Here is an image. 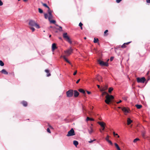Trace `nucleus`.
<instances>
[{
	"label": "nucleus",
	"instance_id": "nucleus-42",
	"mask_svg": "<svg viewBox=\"0 0 150 150\" xmlns=\"http://www.w3.org/2000/svg\"><path fill=\"white\" fill-rule=\"evenodd\" d=\"M59 30L60 31H62V27L60 26H59Z\"/></svg>",
	"mask_w": 150,
	"mask_h": 150
},
{
	"label": "nucleus",
	"instance_id": "nucleus-10",
	"mask_svg": "<svg viewBox=\"0 0 150 150\" xmlns=\"http://www.w3.org/2000/svg\"><path fill=\"white\" fill-rule=\"evenodd\" d=\"M137 81L138 83H144L146 81L145 77H142L141 78L138 77L137 79Z\"/></svg>",
	"mask_w": 150,
	"mask_h": 150
},
{
	"label": "nucleus",
	"instance_id": "nucleus-41",
	"mask_svg": "<svg viewBox=\"0 0 150 150\" xmlns=\"http://www.w3.org/2000/svg\"><path fill=\"white\" fill-rule=\"evenodd\" d=\"M96 140L95 139H94L93 140H91L90 141H89L88 142L89 143H92L93 141H95Z\"/></svg>",
	"mask_w": 150,
	"mask_h": 150
},
{
	"label": "nucleus",
	"instance_id": "nucleus-13",
	"mask_svg": "<svg viewBox=\"0 0 150 150\" xmlns=\"http://www.w3.org/2000/svg\"><path fill=\"white\" fill-rule=\"evenodd\" d=\"M93 126L92 124H91V126H90L89 127V128L88 129V132L90 134H91L93 132V128L91 126Z\"/></svg>",
	"mask_w": 150,
	"mask_h": 150
},
{
	"label": "nucleus",
	"instance_id": "nucleus-8",
	"mask_svg": "<svg viewBox=\"0 0 150 150\" xmlns=\"http://www.w3.org/2000/svg\"><path fill=\"white\" fill-rule=\"evenodd\" d=\"M122 110L125 115H126L128 113H130V112L129 109L127 107H123L122 108Z\"/></svg>",
	"mask_w": 150,
	"mask_h": 150
},
{
	"label": "nucleus",
	"instance_id": "nucleus-16",
	"mask_svg": "<svg viewBox=\"0 0 150 150\" xmlns=\"http://www.w3.org/2000/svg\"><path fill=\"white\" fill-rule=\"evenodd\" d=\"M131 42H129L127 43H125L123 44L121 46V47L123 48H125L126 47V45H128Z\"/></svg>",
	"mask_w": 150,
	"mask_h": 150
},
{
	"label": "nucleus",
	"instance_id": "nucleus-55",
	"mask_svg": "<svg viewBox=\"0 0 150 150\" xmlns=\"http://www.w3.org/2000/svg\"><path fill=\"white\" fill-rule=\"evenodd\" d=\"M48 126L50 128L53 129V127H52L49 124H48Z\"/></svg>",
	"mask_w": 150,
	"mask_h": 150
},
{
	"label": "nucleus",
	"instance_id": "nucleus-4",
	"mask_svg": "<svg viewBox=\"0 0 150 150\" xmlns=\"http://www.w3.org/2000/svg\"><path fill=\"white\" fill-rule=\"evenodd\" d=\"M72 52L73 49L71 48H70L64 51V55L63 56H65L66 57H68L71 54Z\"/></svg>",
	"mask_w": 150,
	"mask_h": 150
},
{
	"label": "nucleus",
	"instance_id": "nucleus-54",
	"mask_svg": "<svg viewBox=\"0 0 150 150\" xmlns=\"http://www.w3.org/2000/svg\"><path fill=\"white\" fill-rule=\"evenodd\" d=\"M86 92L88 94H90L91 93V92L90 91H86Z\"/></svg>",
	"mask_w": 150,
	"mask_h": 150
},
{
	"label": "nucleus",
	"instance_id": "nucleus-19",
	"mask_svg": "<svg viewBox=\"0 0 150 150\" xmlns=\"http://www.w3.org/2000/svg\"><path fill=\"white\" fill-rule=\"evenodd\" d=\"M57 48V47H56V45L55 43H53L52 45V50L53 51H54L55 49Z\"/></svg>",
	"mask_w": 150,
	"mask_h": 150
},
{
	"label": "nucleus",
	"instance_id": "nucleus-39",
	"mask_svg": "<svg viewBox=\"0 0 150 150\" xmlns=\"http://www.w3.org/2000/svg\"><path fill=\"white\" fill-rule=\"evenodd\" d=\"M47 131L48 133H51L50 130L49 128H47Z\"/></svg>",
	"mask_w": 150,
	"mask_h": 150
},
{
	"label": "nucleus",
	"instance_id": "nucleus-9",
	"mask_svg": "<svg viewBox=\"0 0 150 150\" xmlns=\"http://www.w3.org/2000/svg\"><path fill=\"white\" fill-rule=\"evenodd\" d=\"M75 135V133L74 129L73 128H72L68 132V134L67 135V137H69Z\"/></svg>",
	"mask_w": 150,
	"mask_h": 150
},
{
	"label": "nucleus",
	"instance_id": "nucleus-51",
	"mask_svg": "<svg viewBox=\"0 0 150 150\" xmlns=\"http://www.w3.org/2000/svg\"><path fill=\"white\" fill-rule=\"evenodd\" d=\"M122 101L121 100H120V101H118L117 102H116V103H121V102H122Z\"/></svg>",
	"mask_w": 150,
	"mask_h": 150
},
{
	"label": "nucleus",
	"instance_id": "nucleus-27",
	"mask_svg": "<svg viewBox=\"0 0 150 150\" xmlns=\"http://www.w3.org/2000/svg\"><path fill=\"white\" fill-rule=\"evenodd\" d=\"M86 121H94V119L92 118H90L89 117H87L86 119Z\"/></svg>",
	"mask_w": 150,
	"mask_h": 150
},
{
	"label": "nucleus",
	"instance_id": "nucleus-33",
	"mask_svg": "<svg viewBox=\"0 0 150 150\" xmlns=\"http://www.w3.org/2000/svg\"><path fill=\"white\" fill-rule=\"evenodd\" d=\"M139 140V139L138 138H136V139H134V140L133 141V142L134 143H135L137 141Z\"/></svg>",
	"mask_w": 150,
	"mask_h": 150
},
{
	"label": "nucleus",
	"instance_id": "nucleus-1",
	"mask_svg": "<svg viewBox=\"0 0 150 150\" xmlns=\"http://www.w3.org/2000/svg\"><path fill=\"white\" fill-rule=\"evenodd\" d=\"M44 17L45 19H47L48 18V20L50 22V23H52L54 24H55L56 21L55 20H51V19L53 18V16L52 13H50V14L45 13Z\"/></svg>",
	"mask_w": 150,
	"mask_h": 150
},
{
	"label": "nucleus",
	"instance_id": "nucleus-45",
	"mask_svg": "<svg viewBox=\"0 0 150 150\" xmlns=\"http://www.w3.org/2000/svg\"><path fill=\"white\" fill-rule=\"evenodd\" d=\"M3 5V3L2 1L0 0V6H2Z\"/></svg>",
	"mask_w": 150,
	"mask_h": 150
},
{
	"label": "nucleus",
	"instance_id": "nucleus-63",
	"mask_svg": "<svg viewBox=\"0 0 150 150\" xmlns=\"http://www.w3.org/2000/svg\"><path fill=\"white\" fill-rule=\"evenodd\" d=\"M109 60V59H108V60H107V62Z\"/></svg>",
	"mask_w": 150,
	"mask_h": 150
},
{
	"label": "nucleus",
	"instance_id": "nucleus-59",
	"mask_svg": "<svg viewBox=\"0 0 150 150\" xmlns=\"http://www.w3.org/2000/svg\"><path fill=\"white\" fill-rule=\"evenodd\" d=\"M118 108H121V107H118Z\"/></svg>",
	"mask_w": 150,
	"mask_h": 150
},
{
	"label": "nucleus",
	"instance_id": "nucleus-38",
	"mask_svg": "<svg viewBox=\"0 0 150 150\" xmlns=\"http://www.w3.org/2000/svg\"><path fill=\"white\" fill-rule=\"evenodd\" d=\"M107 142L110 143L111 145H112V143L110 140H108V141Z\"/></svg>",
	"mask_w": 150,
	"mask_h": 150
},
{
	"label": "nucleus",
	"instance_id": "nucleus-36",
	"mask_svg": "<svg viewBox=\"0 0 150 150\" xmlns=\"http://www.w3.org/2000/svg\"><path fill=\"white\" fill-rule=\"evenodd\" d=\"M108 94V93H107L106 92L104 91L102 93V95L103 96L105 94H106V95H107V94Z\"/></svg>",
	"mask_w": 150,
	"mask_h": 150
},
{
	"label": "nucleus",
	"instance_id": "nucleus-37",
	"mask_svg": "<svg viewBox=\"0 0 150 150\" xmlns=\"http://www.w3.org/2000/svg\"><path fill=\"white\" fill-rule=\"evenodd\" d=\"M113 134L114 136H115V135H117V136L118 137V138L119 137H120L117 134H115V132H113Z\"/></svg>",
	"mask_w": 150,
	"mask_h": 150
},
{
	"label": "nucleus",
	"instance_id": "nucleus-31",
	"mask_svg": "<svg viewBox=\"0 0 150 150\" xmlns=\"http://www.w3.org/2000/svg\"><path fill=\"white\" fill-rule=\"evenodd\" d=\"M0 65L1 66H3L4 65V63L1 60H0Z\"/></svg>",
	"mask_w": 150,
	"mask_h": 150
},
{
	"label": "nucleus",
	"instance_id": "nucleus-56",
	"mask_svg": "<svg viewBox=\"0 0 150 150\" xmlns=\"http://www.w3.org/2000/svg\"><path fill=\"white\" fill-rule=\"evenodd\" d=\"M102 127V130H104L105 129V126Z\"/></svg>",
	"mask_w": 150,
	"mask_h": 150
},
{
	"label": "nucleus",
	"instance_id": "nucleus-40",
	"mask_svg": "<svg viewBox=\"0 0 150 150\" xmlns=\"http://www.w3.org/2000/svg\"><path fill=\"white\" fill-rule=\"evenodd\" d=\"M113 59H114L113 57H111L110 58V61H112L113 60Z\"/></svg>",
	"mask_w": 150,
	"mask_h": 150
},
{
	"label": "nucleus",
	"instance_id": "nucleus-2",
	"mask_svg": "<svg viewBox=\"0 0 150 150\" xmlns=\"http://www.w3.org/2000/svg\"><path fill=\"white\" fill-rule=\"evenodd\" d=\"M105 103H109L110 102H114V97L112 95L108 94L105 96Z\"/></svg>",
	"mask_w": 150,
	"mask_h": 150
},
{
	"label": "nucleus",
	"instance_id": "nucleus-5",
	"mask_svg": "<svg viewBox=\"0 0 150 150\" xmlns=\"http://www.w3.org/2000/svg\"><path fill=\"white\" fill-rule=\"evenodd\" d=\"M63 37L64 39L70 44L72 43V42L69 37L67 35V33H64L63 34Z\"/></svg>",
	"mask_w": 150,
	"mask_h": 150
},
{
	"label": "nucleus",
	"instance_id": "nucleus-12",
	"mask_svg": "<svg viewBox=\"0 0 150 150\" xmlns=\"http://www.w3.org/2000/svg\"><path fill=\"white\" fill-rule=\"evenodd\" d=\"M102 79V77L99 74L97 75L96 77V79L100 82L103 81Z\"/></svg>",
	"mask_w": 150,
	"mask_h": 150
},
{
	"label": "nucleus",
	"instance_id": "nucleus-43",
	"mask_svg": "<svg viewBox=\"0 0 150 150\" xmlns=\"http://www.w3.org/2000/svg\"><path fill=\"white\" fill-rule=\"evenodd\" d=\"M122 1V0H116V2L117 3H119Z\"/></svg>",
	"mask_w": 150,
	"mask_h": 150
},
{
	"label": "nucleus",
	"instance_id": "nucleus-62",
	"mask_svg": "<svg viewBox=\"0 0 150 150\" xmlns=\"http://www.w3.org/2000/svg\"><path fill=\"white\" fill-rule=\"evenodd\" d=\"M51 35H49L50 38L51 37Z\"/></svg>",
	"mask_w": 150,
	"mask_h": 150
},
{
	"label": "nucleus",
	"instance_id": "nucleus-32",
	"mask_svg": "<svg viewBox=\"0 0 150 150\" xmlns=\"http://www.w3.org/2000/svg\"><path fill=\"white\" fill-rule=\"evenodd\" d=\"M39 12L40 13H43V10L40 8H38Z\"/></svg>",
	"mask_w": 150,
	"mask_h": 150
},
{
	"label": "nucleus",
	"instance_id": "nucleus-52",
	"mask_svg": "<svg viewBox=\"0 0 150 150\" xmlns=\"http://www.w3.org/2000/svg\"><path fill=\"white\" fill-rule=\"evenodd\" d=\"M23 105L24 107H26L27 105V104H23Z\"/></svg>",
	"mask_w": 150,
	"mask_h": 150
},
{
	"label": "nucleus",
	"instance_id": "nucleus-28",
	"mask_svg": "<svg viewBox=\"0 0 150 150\" xmlns=\"http://www.w3.org/2000/svg\"><path fill=\"white\" fill-rule=\"evenodd\" d=\"M113 88L112 87L109 88L108 89V92L109 93H110L113 91Z\"/></svg>",
	"mask_w": 150,
	"mask_h": 150
},
{
	"label": "nucleus",
	"instance_id": "nucleus-34",
	"mask_svg": "<svg viewBox=\"0 0 150 150\" xmlns=\"http://www.w3.org/2000/svg\"><path fill=\"white\" fill-rule=\"evenodd\" d=\"M29 28L32 30V32H34L35 30V28L33 27H30Z\"/></svg>",
	"mask_w": 150,
	"mask_h": 150
},
{
	"label": "nucleus",
	"instance_id": "nucleus-64",
	"mask_svg": "<svg viewBox=\"0 0 150 150\" xmlns=\"http://www.w3.org/2000/svg\"><path fill=\"white\" fill-rule=\"evenodd\" d=\"M149 73V71H148V72L147 73V74H148Z\"/></svg>",
	"mask_w": 150,
	"mask_h": 150
},
{
	"label": "nucleus",
	"instance_id": "nucleus-47",
	"mask_svg": "<svg viewBox=\"0 0 150 150\" xmlns=\"http://www.w3.org/2000/svg\"><path fill=\"white\" fill-rule=\"evenodd\" d=\"M77 71L76 70V71L73 74V75H75L76 74V73H77Z\"/></svg>",
	"mask_w": 150,
	"mask_h": 150
},
{
	"label": "nucleus",
	"instance_id": "nucleus-20",
	"mask_svg": "<svg viewBox=\"0 0 150 150\" xmlns=\"http://www.w3.org/2000/svg\"><path fill=\"white\" fill-rule=\"evenodd\" d=\"M127 125H129L132 122V121L129 118H127Z\"/></svg>",
	"mask_w": 150,
	"mask_h": 150
},
{
	"label": "nucleus",
	"instance_id": "nucleus-46",
	"mask_svg": "<svg viewBox=\"0 0 150 150\" xmlns=\"http://www.w3.org/2000/svg\"><path fill=\"white\" fill-rule=\"evenodd\" d=\"M80 79H78L76 81V83H77V84L78 83H79V82L80 81Z\"/></svg>",
	"mask_w": 150,
	"mask_h": 150
},
{
	"label": "nucleus",
	"instance_id": "nucleus-7",
	"mask_svg": "<svg viewBox=\"0 0 150 150\" xmlns=\"http://www.w3.org/2000/svg\"><path fill=\"white\" fill-rule=\"evenodd\" d=\"M98 63L101 66L107 67L108 66V64L107 62H104L100 59L98 60Z\"/></svg>",
	"mask_w": 150,
	"mask_h": 150
},
{
	"label": "nucleus",
	"instance_id": "nucleus-18",
	"mask_svg": "<svg viewBox=\"0 0 150 150\" xmlns=\"http://www.w3.org/2000/svg\"><path fill=\"white\" fill-rule=\"evenodd\" d=\"M98 124L102 127L105 126V123L103 122H98Z\"/></svg>",
	"mask_w": 150,
	"mask_h": 150
},
{
	"label": "nucleus",
	"instance_id": "nucleus-17",
	"mask_svg": "<svg viewBox=\"0 0 150 150\" xmlns=\"http://www.w3.org/2000/svg\"><path fill=\"white\" fill-rule=\"evenodd\" d=\"M74 96L75 97H76L78 96L79 95V92L76 90L74 91Z\"/></svg>",
	"mask_w": 150,
	"mask_h": 150
},
{
	"label": "nucleus",
	"instance_id": "nucleus-29",
	"mask_svg": "<svg viewBox=\"0 0 150 150\" xmlns=\"http://www.w3.org/2000/svg\"><path fill=\"white\" fill-rule=\"evenodd\" d=\"M98 40H99L98 38L96 39L95 38H94L93 42L95 43H97L98 41Z\"/></svg>",
	"mask_w": 150,
	"mask_h": 150
},
{
	"label": "nucleus",
	"instance_id": "nucleus-60",
	"mask_svg": "<svg viewBox=\"0 0 150 150\" xmlns=\"http://www.w3.org/2000/svg\"><path fill=\"white\" fill-rule=\"evenodd\" d=\"M23 0V1H25H25H27L28 0Z\"/></svg>",
	"mask_w": 150,
	"mask_h": 150
},
{
	"label": "nucleus",
	"instance_id": "nucleus-21",
	"mask_svg": "<svg viewBox=\"0 0 150 150\" xmlns=\"http://www.w3.org/2000/svg\"><path fill=\"white\" fill-rule=\"evenodd\" d=\"M0 72L1 73L5 75H7L8 74V72L5 69H3L1 71H0Z\"/></svg>",
	"mask_w": 150,
	"mask_h": 150
},
{
	"label": "nucleus",
	"instance_id": "nucleus-25",
	"mask_svg": "<svg viewBox=\"0 0 150 150\" xmlns=\"http://www.w3.org/2000/svg\"><path fill=\"white\" fill-rule=\"evenodd\" d=\"M73 144L76 147L77 145H78L79 143L78 141L74 140L73 141Z\"/></svg>",
	"mask_w": 150,
	"mask_h": 150
},
{
	"label": "nucleus",
	"instance_id": "nucleus-26",
	"mask_svg": "<svg viewBox=\"0 0 150 150\" xmlns=\"http://www.w3.org/2000/svg\"><path fill=\"white\" fill-rule=\"evenodd\" d=\"M135 106L137 108V109H139L141 108L142 107V105H141L137 104L135 105Z\"/></svg>",
	"mask_w": 150,
	"mask_h": 150
},
{
	"label": "nucleus",
	"instance_id": "nucleus-49",
	"mask_svg": "<svg viewBox=\"0 0 150 150\" xmlns=\"http://www.w3.org/2000/svg\"><path fill=\"white\" fill-rule=\"evenodd\" d=\"M108 32V30H106L104 32V34H105L107 33Z\"/></svg>",
	"mask_w": 150,
	"mask_h": 150
},
{
	"label": "nucleus",
	"instance_id": "nucleus-11",
	"mask_svg": "<svg viewBox=\"0 0 150 150\" xmlns=\"http://www.w3.org/2000/svg\"><path fill=\"white\" fill-rule=\"evenodd\" d=\"M41 3L44 7L45 8H47L48 9V10L47 11L48 14H50V13H52V11L50 10L49 7L46 4L42 2H41Z\"/></svg>",
	"mask_w": 150,
	"mask_h": 150
},
{
	"label": "nucleus",
	"instance_id": "nucleus-35",
	"mask_svg": "<svg viewBox=\"0 0 150 150\" xmlns=\"http://www.w3.org/2000/svg\"><path fill=\"white\" fill-rule=\"evenodd\" d=\"M109 137H110V136L108 135L105 138V140L107 141H108V140H109Z\"/></svg>",
	"mask_w": 150,
	"mask_h": 150
},
{
	"label": "nucleus",
	"instance_id": "nucleus-15",
	"mask_svg": "<svg viewBox=\"0 0 150 150\" xmlns=\"http://www.w3.org/2000/svg\"><path fill=\"white\" fill-rule=\"evenodd\" d=\"M61 57L63 58L65 61H66L69 64H70L71 65V62L67 59L65 56L61 55Z\"/></svg>",
	"mask_w": 150,
	"mask_h": 150
},
{
	"label": "nucleus",
	"instance_id": "nucleus-24",
	"mask_svg": "<svg viewBox=\"0 0 150 150\" xmlns=\"http://www.w3.org/2000/svg\"><path fill=\"white\" fill-rule=\"evenodd\" d=\"M115 145L117 150H121L118 144L115 143H114Z\"/></svg>",
	"mask_w": 150,
	"mask_h": 150
},
{
	"label": "nucleus",
	"instance_id": "nucleus-23",
	"mask_svg": "<svg viewBox=\"0 0 150 150\" xmlns=\"http://www.w3.org/2000/svg\"><path fill=\"white\" fill-rule=\"evenodd\" d=\"M45 71L46 73H47V76L49 77L51 76V74L50 73V71L49 70L47 69H45Z\"/></svg>",
	"mask_w": 150,
	"mask_h": 150
},
{
	"label": "nucleus",
	"instance_id": "nucleus-61",
	"mask_svg": "<svg viewBox=\"0 0 150 150\" xmlns=\"http://www.w3.org/2000/svg\"><path fill=\"white\" fill-rule=\"evenodd\" d=\"M84 39H85H85H86V37H85L84 38Z\"/></svg>",
	"mask_w": 150,
	"mask_h": 150
},
{
	"label": "nucleus",
	"instance_id": "nucleus-6",
	"mask_svg": "<svg viewBox=\"0 0 150 150\" xmlns=\"http://www.w3.org/2000/svg\"><path fill=\"white\" fill-rule=\"evenodd\" d=\"M74 91L72 89H70L66 92L67 96L69 98L72 97Z\"/></svg>",
	"mask_w": 150,
	"mask_h": 150
},
{
	"label": "nucleus",
	"instance_id": "nucleus-53",
	"mask_svg": "<svg viewBox=\"0 0 150 150\" xmlns=\"http://www.w3.org/2000/svg\"><path fill=\"white\" fill-rule=\"evenodd\" d=\"M146 2L147 3H150V0H146Z\"/></svg>",
	"mask_w": 150,
	"mask_h": 150
},
{
	"label": "nucleus",
	"instance_id": "nucleus-22",
	"mask_svg": "<svg viewBox=\"0 0 150 150\" xmlns=\"http://www.w3.org/2000/svg\"><path fill=\"white\" fill-rule=\"evenodd\" d=\"M78 91L82 93L84 95L86 94L85 91L83 89L80 88L78 90Z\"/></svg>",
	"mask_w": 150,
	"mask_h": 150
},
{
	"label": "nucleus",
	"instance_id": "nucleus-48",
	"mask_svg": "<svg viewBox=\"0 0 150 150\" xmlns=\"http://www.w3.org/2000/svg\"><path fill=\"white\" fill-rule=\"evenodd\" d=\"M97 86L98 87V88L99 89H101V88H100V85H97Z\"/></svg>",
	"mask_w": 150,
	"mask_h": 150
},
{
	"label": "nucleus",
	"instance_id": "nucleus-58",
	"mask_svg": "<svg viewBox=\"0 0 150 150\" xmlns=\"http://www.w3.org/2000/svg\"><path fill=\"white\" fill-rule=\"evenodd\" d=\"M55 24L56 25V26H58V27H59V26L58 25H57V24Z\"/></svg>",
	"mask_w": 150,
	"mask_h": 150
},
{
	"label": "nucleus",
	"instance_id": "nucleus-30",
	"mask_svg": "<svg viewBox=\"0 0 150 150\" xmlns=\"http://www.w3.org/2000/svg\"><path fill=\"white\" fill-rule=\"evenodd\" d=\"M145 134H146V133L144 131H143L142 132V137L143 138H144V137H145Z\"/></svg>",
	"mask_w": 150,
	"mask_h": 150
},
{
	"label": "nucleus",
	"instance_id": "nucleus-3",
	"mask_svg": "<svg viewBox=\"0 0 150 150\" xmlns=\"http://www.w3.org/2000/svg\"><path fill=\"white\" fill-rule=\"evenodd\" d=\"M29 25L30 26H35L37 28H39L40 26L37 24L33 20H30L29 21Z\"/></svg>",
	"mask_w": 150,
	"mask_h": 150
},
{
	"label": "nucleus",
	"instance_id": "nucleus-50",
	"mask_svg": "<svg viewBox=\"0 0 150 150\" xmlns=\"http://www.w3.org/2000/svg\"><path fill=\"white\" fill-rule=\"evenodd\" d=\"M21 103H27V102L25 101H23L22 102H21Z\"/></svg>",
	"mask_w": 150,
	"mask_h": 150
},
{
	"label": "nucleus",
	"instance_id": "nucleus-57",
	"mask_svg": "<svg viewBox=\"0 0 150 150\" xmlns=\"http://www.w3.org/2000/svg\"><path fill=\"white\" fill-rule=\"evenodd\" d=\"M80 27V28H81V30H82L83 29V28H82V26H81Z\"/></svg>",
	"mask_w": 150,
	"mask_h": 150
},
{
	"label": "nucleus",
	"instance_id": "nucleus-14",
	"mask_svg": "<svg viewBox=\"0 0 150 150\" xmlns=\"http://www.w3.org/2000/svg\"><path fill=\"white\" fill-rule=\"evenodd\" d=\"M108 87V85H106L104 87L101 88L100 89V91H103L106 90Z\"/></svg>",
	"mask_w": 150,
	"mask_h": 150
},
{
	"label": "nucleus",
	"instance_id": "nucleus-44",
	"mask_svg": "<svg viewBox=\"0 0 150 150\" xmlns=\"http://www.w3.org/2000/svg\"><path fill=\"white\" fill-rule=\"evenodd\" d=\"M83 25V24L81 22L79 24V26L80 27L82 26Z\"/></svg>",
	"mask_w": 150,
	"mask_h": 150
}]
</instances>
